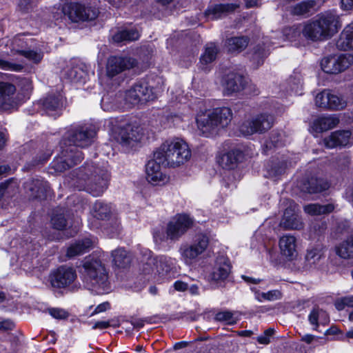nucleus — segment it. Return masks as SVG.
<instances>
[{"label":"nucleus","instance_id":"052dcab7","mask_svg":"<svg viewBox=\"0 0 353 353\" xmlns=\"http://www.w3.org/2000/svg\"><path fill=\"white\" fill-rule=\"evenodd\" d=\"M111 327L110 321H98L92 326L93 329L104 330Z\"/></svg>","mask_w":353,"mask_h":353},{"label":"nucleus","instance_id":"49530a36","mask_svg":"<svg viewBox=\"0 0 353 353\" xmlns=\"http://www.w3.org/2000/svg\"><path fill=\"white\" fill-rule=\"evenodd\" d=\"M281 292L278 290H269L267 292H261L256 298L257 300L261 302L263 300L270 301H276L281 298Z\"/></svg>","mask_w":353,"mask_h":353},{"label":"nucleus","instance_id":"f257e3e1","mask_svg":"<svg viewBox=\"0 0 353 353\" xmlns=\"http://www.w3.org/2000/svg\"><path fill=\"white\" fill-rule=\"evenodd\" d=\"M96 131L90 126L80 125L67 130L60 141V154L52 161V168L56 172H64L79 164L84 155L79 148L91 145Z\"/></svg>","mask_w":353,"mask_h":353},{"label":"nucleus","instance_id":"423d86ee","mask_svg":"<svg viewBox=\"0 0 353 353\" xmlns=\"http://www.w3.org/2000/svg\"><path fill=\"white\" fill-rule=\"evenodd\" d=\"M77 279V272L75 268L63 264L50 270L48 281L54 290H69Z\"/></svg>","mask_w":353,"mask_h":353},{"label":"nucleus","instance_id":"a878e982","mask_svg":"<svg viewBox=\"0 0 353 353\" xmlns=\"http://www.w3.org/2000/svg\"><path fill=\"white\" fill-rule=\"evenodd\" d=\"M296 238L292 235H284L279 239V248L283 255L292 260L296 252Z\"/></svg>","mask_w":353,"mask_h":353},{"label":"nucleus","instance_id":"680f3d73","mask_svg":"<svg viewBox=\"0 0 353 353\" xmlns=\"http://www.w3.org/2000/svg\"><path fill=\"white\" fill-rule=\"evenodd\" d=\"M132 141H133V138L130 137L129 133L123 130L121 132V141L122 144L130 145Z\"/></svg>","mask_w":353,"mask_h":353},{"label":"nucleus","instance_id":"0e129e2a","mask_svg":"<svg viewBox=\"0 0 353 353\" xmlns=\"http://www.w3.org/2000/svg\"><path fill=\"white\" fill-rule=\"evenodd\" d=\"M129 322L132 324V325L133 326L134 328L137 329V330H140V329L143 328L145 325V321L141 319H137L134 321L131 320V321H129Z\"/></svg>","mask_w":353,"mask_h":353},{"label":"nucleus","instance_id":"bb28decb","mask_svg":"<svg viewBox=\"0 0 353 353\" xmlns=\"http://www.w3.org/2000/svg\"><path fill=\"white\" fill-rule=\"evenodd\" d=\"M339 121L336 117H321L313 121L312 129L315 132L321 133L334 128Z\"/></svg>","mask_w":353,"mask_h":353},{"label":"nucleus","instance_id":"c756f323","mask_svg":"<svg viewBox=\"0 0 353 353\" xmlns=\"http://www.w3.org/2000/svg\"><path fill=\"white\" fill-rule=\"evenodd\" d=\"M269 54V49L266 44L264 42L259 43L252 49L251 61L258 68L263 64Z\"/></svg>","mask_w":353,"mask_h":353},{"label":"nucleus","instance_id":"a19ab883","mask_svg":"<svg viewBox=\"0 0 353 353\" xmlns=\"http://www.w3.org/2000/svg\"><path fill=\"white\" fill-rule=\"evenodd\" d=\"M209 243V236L206 234L199 232L195 234L190 244L203 254L207 250Z\"/></svg>","mask_w":353,"mask_h":353},{"label":"nucleus","instance_id":"f3484780","mask_svg":"<svg viewBox=\"0 0 353 353\" xmlns=\"http://www.w3.org/2000/svg\"><path fill=\"white\" fill-rule=\"evenodd\" d=\"M331 183L325 178L316 175L306 176L300 182V189L302 192L310 194H319L327 190Z\"/></svg>","mask_w":353,"mask_h":353},{"label":"nucleus","instance_id":"39448f33","mask_svg":"<svg viewBox=\"0 0 353 353\" xmlns=\"http://www.w3.org/2000/svg\"><path fill=\"white\" fill-rule=\"evenodd\" d=\"M232 119V110L228 107L214 108L210 114L205 116H197L196 122L198 128L205 137H209L218 128L227 127Z\"/></svg>","mask_w":353,"mask_h":353},{"label":"nucleus","instance_id":"5701e85b","mask_svg":"<svg viewBox=\"0 0 353 353\" xmlns=\"http://www.w3.org/2000/svg\"><path fill=\"white\" fill-rule=\"evenodd\" d=\"M340 50H353V22L345 26L336 43Z\"/></svg>","mask_w":353,"mask_h":353},{"label":"nucleus","instance_id":"7ed1b4c3","mask_svg":"<svg viewBox=\"0 0 353 353\" xmlns=\"http://www.w3.org/2000/svg\"><path fill=\"white\" fill-rule=\"evenodd\" d=\"M341 26L340 17L336 12L328 10L306 21L304 33L310 41H323L336 34Z\"/></svg>","mask_w":353,"mask_h":353},{"label":"nucleus","instance_id":"a18cd8bd","mask_svg":"<svg viewBox=\"0 0 353 353\" xmlns=\"http://www.w3.org/2000/svg\"><path fill=\"white\" fill-rule=\"evenodd\" d=\"M286 169V164L282 161H272L269 165L268 171L272 176H279L282 175Z\"/></svg>","mask_w":353,"mask_h":353},{"label":"nucleus","instance_id":"774afa93","mask_svg":"<svg viewBox=\"0 0 353 353\" xmlns=\"http://www.w3.org/2000/svg\"><path fill=\"white\" fill-rule=\"evenodd\" d=\"M50 157V155H49V154H48V155L43 154L42 157L41 156L39 157L37 155L35 157V159L34 160V161L37 165L38 164H44L49 160Z\"/></svg>","mask_w":353,"mask_h":353},{"label":"nucleus","instance_id":"393cba45","mask_svg":"<svg viewBox=\"0 0 353 353\" xmlns=\"http://www.w3.org/2000/svg\"><path fill=\"white\" fill-rule=\"evenodd\" d=\"M92 246V241L85 238L70 244L66 250V256L69 259L81 255L88 252Z\"/></svg>","mask_w":353,"mask_h":353},{"label":"nucleus","instance_id":"58836bf2","mask_svg":"<svg viewBox=\"0 0 353 353\" xmlns=\"http://www.w3.org/2000/svg\"><path fill=\"white\" fill-rule=\"evenodd\" d=\"M216 321L223 323L226 325H235L238 319L234 316V312L230 310H223L217 312L214 316Z\"/></svg>","mask_w":353,"mask_h":353},{"label":"nucleus","instance_id":"8fccbe9b","mask_svg":"<svg viewBox=\"0 0 353 353\" xmlns=\"http://www.w3.org/2000/svg\"><path fill=\"white\" fill-rule=\"evenodd\" d=\"M24 57L33 61L34 63H39L41 61L43 55L34 50H21V53Z\"/></svg>","mask_w":353,"mask_h":353},{"label":"nucleus","instance_id":"6ab92c4d","mask_svg":"<svg viewBox=\"0 0 353 353\" xmlns=\"http://www.w3.org/2000/svg\"><path fill=\"white\" fill-rule=\"evenodd\" d=\"M63 98L61 95L49 94L46 97L40 99L37 105L46 114L53 117L54 119L62 114Z\"/></svg>","mask_w":353,"mask_h":353},{"label":"nucleus","instance_id":"dca6fc26","mask_svg":"<svg viewBox=\"0 0 353 353\" xmlns=\"http://www.w3.org/2000/svg\"><path fill=\"white\" fill-rule=\"evenodd\" d=\"M110 174L107 170H100L85 182V190L93 196H101L108 188Z\"/></svg>","mask_w":353,"mask_h":353},{"label":"nucleus","instance_id":"09e8293b","mask_svg":"<svg viewBox=\"0 0 353 353\" xmlns=\"http://www.w3.org/2000/svg\"><path fill=\"white\" fill-rule=\"evenodd\" d=\"M48 312L52 318L57 320H65L70 316L68 311L59 307H49L48 308Z\"/></svg>","mask_w":353,"mask_h":353},{"label":"nucleus","instance_id":"c85d7f7f","mask_svg":"<svg viewBox=\"0 0 353 353\" xmlns=\"http://www.w3.org/2000/svg\"><path fill=\"white\" fill-rule=\"evenodd\" d=\"M325 246L321 241L310 244L307 249L305 260L312 263L319 261L324 256Z\"/></svg>","mask_w":353,"mask_h":353},{"label":"nucleus","instance_id":"f8f14e48","mask_svg":"<svg viewBox=\"0 0 353 353\" xmlns=\"http://www.w3.org/2000/svg\"><path fill=\"white\" fill-rule=\"evenodd\" d=\"M272 125V117L266 113H261L250 120L245 121L240 126V131L244 136L261 134L270 129Z\"/></svg>","mask_w":353,"mask_h":353},{"label":"nucleus","instance_id":"a211bd4d","mask_svg":"<svg viewBox=\"0 0 353 353\" xmlns=\"http://www.w3.org/2000/svg\"><path fill=\"white\" fill-rule=\"evenodd\" d=\"M222 84L225 96L243 91L247 85L245 77L237 72H229L223 77Z\"/></svg>","mask_w":353,"mask_h":353},{"label":"nucleus","instance_id":"f03ea898","mask_svg":"<svg viewBox=\"0 0 353 353\" xmlns=\"http://www.w3.org/2000/svg\"><path fill=\"white\" fill-rule=\"evenodd\" d=\"M191 157V150L183 139L175 138L166 141L153 153V159L145 165L146 179L153 185L163 181L165 174L161 165L169 168H176L186 162Z\"/></svg>","mask_w":353,"mask_h":353},{"label":"nucleus","instance_id":"7c9ffc66","mask_svg":"<svg viewBox=\"0 0 353 353\" xmlns=\"http://www.w3.org/2000/svg\"><path fill=\"white\" fill-rule=\"evenodd\" d=\"M219 52V49L214 43H210V46L205 48L199 59V63L203 70L206 69L208 65L216 60Z\"/></svg>","mask_w":353,"mask_h":353},{"label":"nucleus","instance_id":"79ce46f5","mask_svg":"<svg viewBox=\"0 0 353 353\" xmlns=\"http://www.w3.org/2000/svg\"><path fill=\"white\" fill-rule=\"evenodd\" d=\"M16 92V87L12 83L0 81V99L10 100L13 99Z\"/></svg>","mask_w":353,"mask_h":353},{"label":"nucleus","instance_id":"c9c22d12","mask_svg":"<svg viewBox=\"0 0 353 353\" xmlns=\"http://www.w3.org/2000/svg\"><path fill=\"white\" fill-rule=\"evenodd\" d=\"M290 208H286L283 214V225L285 228L300 230L303 228V223L298 218V216L292 212Z\"/></svg>","mask_w":353,"mask_h":353},{"label":"nucleus","instance_id":"ddd939ff","mask_svg":"<svg viewBox=\"0 0 353 353\" xmlns=\"http://www.w3.org/2000/svg\"><path fill=\"white\" fill-rule=\"evenodd\" d=\"M352 63V56L334 54L324 57L321 61V68L325 73L336 74L345 71Z\"/></svg>","mask_w":353,"mask_h":353},{"label":"nucleus","instance_id":"de8ad7c7","mask_svg":"<svg viewBox=\"0 0 353 353\" xmlns=\"http://www.w3.org/2000/svg\"><path fill=\"white\" fill-rule=\"evenodd\" d=\"M334 306L339 311L344 310L346 307H353V295L346 296L336 299L334 303Z\"/></svg>","mask_w":353,"mask_h":353},{"label":"nucleus","instance_id":"cd10ccee","mask_svg":"<svg viewBox=\"0 0 353 353\" xmlns=\"http://www.w3.org/2000/svg\"><path fill=\"white\" fill-rule=\"evenodd\" d=\"M250 42V38L248 36L232 37L226 41L228 50L230 53L241 52L243 51Z\"/></svg>","mask_w":353,"mask_h":353},{"label":"nucleus","instance_id":"4be33fe9","mask_svg":"<svg viewBox=\"0 0 353 353\" xmlns=\"http://www.w3.org/2000/svg\"><path fill=\"white\" fill-rule=\"evenodd\" d=\"M52 228L57 230L65 231V235L67 238L74 236L79 232V228L76 225L68 226V219L64 213H55L50 219Z\"/></svg>","mask_w":353,"mask_h":353},{"label":"nucleus","instance_id":"603ef678","mask_svg":"<svg viewBox=\"0 0 353 353\" xmlns=\"http://www.w3.org/2000/svg\"><path fill=\"white\" fill-rule=\"evenodd\" d=\"M319 307L314 306L311 310L310 313L308 316V321L312 325H314V330H317V327L319 326Z\"/></svg>","mask_w":353,"mask_h":353},{"label":"nucleus","instance_id":"37998d69","mask_svg":"<svg viewBox=\"0 0 353 353\" xmlns=\"http://www.w3.org/2000/svg\"><path fill=\"white\" fill-rule=\"evenodd\" d=\"M137 32L134 30H123L115 34L114 39L117 42L131 41L137 39Z\"/></svg>","mask_w":353,"mask_h":353},{"label":"nucleus","instance_id":"473e14b6","mask_svg":"<svg viewBox=\"0 0 353 353\" xmlns=\"http://www.w3.org/2000/svg\"><path fill=\"white\" fill-rule=\"evenodd\" d=\"M181 258L186 264H192L202 253L190 243L183 244L179 249Z\"/></svg>","mask_w":353,"mask_h":353},{"label":"nucleus","instance_id":"6e6552de","mask_svg":"<svg viewBox=\"0 0 353 353\" xmlns=\"http://www.w3.org/2000/svg\"><path fill=\"white\" fill-rule=\"evenodd\" d=\"M125 97L126 101L131 104L153 101L156 98L154 88L149 85L145 78L137 81L129 90H126Z\"/></svg>","mask_w":353,"mask_h":353},{"label":"nucleus","instance_id":"20e7f679","mask_svg":"<svg viewBox=\"0 0 353 353\" xmlns=\"http://www.w3.org/2000/svg\"><path fill=\"white\" fill-rule=\"evenodd\" d=\"M82 275L92 286L104 288L108 284V275L105 265L99 256L90 254L81 261Z\"/></svg>","mask_w":353,"mask_h":353},{"label":"nucleus","instance_id":"2f4dec72","mask_svg":"<svg viewBox=\"0 0 353 353\" xmlns=\"http://www.w3.org/2000/svg\"><path fill=\"white\" fill-rule=\"evenodd\" d=\"M304 29L305 23L303 25L301 23L294 24L292 26L284 28L283 34L285 39L290 41H296L298 40L301 34L307 41H310L309 38L304 33Z\"/></svg>","mask_w":353,"mask_h":353},{"label":"nucleus","instance_id":"aec40b11","mask_svg":"<svg viewBox=\"0 0 353 353\" xmlns=\"http://www.w3.org/2000/svg\"><path fill=\"white\" fill-rule=\"evenodd\" d=\"M142 252L147 260H152V262L156 265L159 274L167 275L175 268L176 260L174 258L167 255H159L152 258L153 252L148 249L142 251Z\"/></svg>","mask_w":353,"mask_h":353},{"label":"nucleus","instance_id":"bf43d9fd","mask_svg":"<svg viewBox=\"0 0 353 353\" xmlns=\"http://www.w3.org/2000/svg\"><path fill=\"white\" fill-rule=\"evenodd\" d=\"M173 287L176 291L185 292L188 289V284L183 281L176 280L173 283Z\"/></svg>","mask_w":353,"mask_h":353},{"label":"nucleus","instance_id":"13d9d810","mask_svg":"<svg viewBox=\"0 0 353 353\" xmlns=\"http://www.w3.org/2000/svg\"><path fill=\"white\" fill-rule=\"evenodd\" d=\"M14 323L9 319L0 321V330L1 331H11L14 329Z\"/></svg>","mask_w":353,"mask_h":353},{"label":"nucleus","instance_id":"9d476101","mask_svg":"<svg viewBox=\"0 0 353 353\" xmlns=\"http://www.w3.org/2000/svg\"><path fill=\"white\" fill-rule=\"evenodd\" d=\"M63 12L74 22L93 21L99 14L98 8L92 6L85 7L79 2H70L63 7Z\"/></svg>","mask_w":353,"mask_h":353},{"label":"nucleus","instance_id":"6e6d98bb","mask_svg":"<svg viewBox=\"0 0 353 353\" xmlns=\"http://www.w3.org/2000/svg\"><path fill=\"white\" fill-rule=\"evenodd\" d=\"M319 215L327 214L334 210V205L332 203L321 205L319 203Z\"/></svg>","mask_w":353,"mask_h":353},{"label":"nucleus","instance_id":"4468645a","mask_svg":"<svg viewBox=\"0 0 353 353\" xmlns=\"http://www.w3.org/2000/svg\"><path fill=\"white\" fill-rule=\"evenodd\" d=\"M326 148H350L353 145L352 130H337L323 139Z\"/></svg>","mask_w":353,"mask_h":353},{"label":"nucleus","instance_id":"0eeeda50","mask_svg":"<svg viewBox=\"0 0 353 353\" xmlns=\"http://www.w3.org/2000/svg\"><path fill=\"white\" fill-rule=\"evenodd\" d=\"M250 154L251 148L250 146L243 143H238L232 146L227 152L221 157L219 163L223 169L234 170Z\"/></svg>","mask_w":353,"mask_h":353},{"label":"nucleus","instance_id":"4c0bfd02","mask_svg":"<svg viewBox=\"0 0 353 353\" xmlns=\"http://www.w3.org/2000/svg\"><path fill=\"white\" fill-rule=\"evenodd\" d=\"M314 6L313 0L302 1L292 7L291 13L294 16H302L309 13Z\"/></svg>","mask_w":353,"mask_h":353},{"label":"nucleus","instance_id":"ea45409f","mask_svg":"<svg viewBox=\"0 0 353 353\" xmlns=\"http://www.w3.org/2000/svg\"><path fill=\"white\" fill-rule=\"evenodd\" d=\"M328 98L326 101L325 110H338L345 106V103L341 97H339L329 90Z\"/></svg>","mask_w":353,"mask_h":353},{"label":"nucleus","instance_id":"9b49d317","mask_svg":"<svg viewBox=\"0 0 353 353\" xmlns=\"http://www.w3.org/2000/svg\"><path fill=\"white\" fill-rule=\"evenodd\" d=\"M232 269L230 259L228 256H219L216 258L214 267L208 274V280L212 285L224 287Z\"/></svg>","mask_w":353,"mask_h":353},{"label":"nucleus","instance_id":"4d7b16f0","mask_svg":"<svg viewBox=\"0 0 353 353\" xmlns=\"http://www.w3.org/2000/svg\"><path fill=\"white\" fill-rule=\"evenodd\" d=\"M110 304L109 302H103L99 304L94 309V310L91 313V316L95 315L97 314L105 312L107 310L110 309Z\"/></svg>","mask_w":353,"mask_h":353},{"label":"nucleus","instance_id":"b1692460","mask_svg":"<svg viewBox=\"0 0 353 353\" xmlns=\"http://www.w3.org/2000/svg\"><path fill=\"white\" fill-rule=\"evenodd\" d=\"M112 263L118 269H127L132 261L131 254L124 248H117L112 252Z\"/></svg>","mask_w":353,"mask_h":353},{"label":"nucleus","instance_id":"72a5a7b5","mask_svg":"<svg viewBox=\"0 0 353 353\" xmlns=\"http://www.w3.org/2000/svg\"><path fill=\"white\" fill-rule=\"evenodd\" d=\"M336 253L343 259L353 258V234L336 247Z\"/></svg>","mask_w":353,"mask_h":353},{"label":"nucleus","instance_id":"c03bdc74","mask_svg":"<svg viewBox=\"0 0 353 353\" xmlns=\"http://www.w3.org/2000/svg\"><path fill=\"white\" fill-rule=\"evenodd\" d=\"M281 134L278 132H272L268 139H267L263 144V150H268L276 148L281 143Z\"/></svg>","mask_w":353,"mask_h":353},{"label":"nucleus","instance_id":"864d4df0","mask_svg":"<svg viewBox=\"0 0 353 353\" xmlns=\"http://www.w3.org/2000/svg\"><path fill=\"white\" fill-rule=\"evenodd\" d=\"M304 211L312 216L319 215V203H310L304 207Z\"/></svg>","mask_w":353,"mask_h":353},{"label":"nucleus","instance_id":"2eb2a0df","mask_svg":"<svg viewBox=\"0 0 353 353\" xmlns=\"http://www.w3.org/2000/svg\"><path fill=\"white\" fill-rule=\"evenodd\" d=\"M138 62L136 59L130 57L111 56L107 63V75L113 78L119 73L136 67Z\"/></svg>","mask_w":353,"mask_h":353},{"label":"nucleus","instance_id":"f704fd0d","mask_svg":"<svg viewBox=\"0 0 353 353\" xmlns=\"http://www.w3.org/2000/svg\"><path fill=\"white\" fill-rule=\"evenodd\" d=\"M93 215L99 220H107L111 216V206L101 200H97L93 205Z\"/></svg>","mask_w":353,"mask_h":353},{"label":"nucleus","instance_id":"338daca9","mask_svg":"<svg viewBox=\"0 0 353 353\" xmlns=\"http://www.w3.org/2000/svg\"><path fill=\"white\" fill-rule=\"evenodd\" d=\"M341 7L345 10H352L353 8V0H341Z\"/></svg>","mask_w":353,"mask_h":353},{"label":"nucleus","instance_id":"e2e57ef3","mask_svg":"<svg viewBox=\"0 0 353 353\" xmlns=\"http://www.w3.org/2000/svg\"><path fill=\"white\" fill-rule=\"evenodd\" d=\"M182 317L190 320V321H195L198 319V316L194 311H189L182 314Z\"/></svg>","mask_w":353,"mask_h":353},{"label":"nucleus","instance_id":"1a4fd4ad","mask_svg":"<svg viewBox=\"0 0 353 353\" xmlns=\"http://www.w3.org/2000/svg\"><path fill=\"white\" fill-rule=\"evenodd\" d=\"M194 225V219L185 213L176 214L167 224L165 234L171 241H179Z\"/></svg>","mask_w":353,"mask_h":353},{"label":"nucleus","instance_id":"e433bc0d","mask_svg":"<svg viewBox=\"0 0 353 353\" xmlns=\"http://www.w3.org/2000/svg\"><path fill=\"white\" fill-rule=\"evenodd\" d=\"M88 72L80 67H72L65 72L66 77L72 82L75 83H83L86 82Z\"/></svg>","mask_w":353,"mask_h":353},{"label":"nucleus","instance_id":"5fc2aeb1","mask_svg":"<svg viewBox=\"0 0 353 353\" xmlns=\"http://www.w3.org/2000/svg\"><path fill=\"white\" fill-rule=\"evenodd\" d=\"M32 3V0H19L18 3L19 10L23 13L29 12Z\"/></svg>","mask_w":353,"mask_h":353},{"label":"nucleus","instance_id":"412c9836","mask_svg":"<svg viewBox=\"0 0 353 353\" xmlns=\"http://www.w3.org/2000/svg\"><path fill=\"white\" fill-rule=\"evenodd\" d=\"M33 199L39 201L46 200L51 191L50 183L43 179H32L28 185Z\"/></svg>","mask_w":353,"mask_h":353},{"label":"nucleus","instance_id":"3c124183","mask_svg":"<svg viewBox=\"0 0 353 353\" xmlns=\"http://www.w3.org/2000/svg\"><path fill=\"white\" fill-rule=\"evenodd\" d=\"M329 90H323L315 97V104L318 108L325 109L326 108V101L328 98Z\"/></svg>","mask_w":353,"mask_h":353},{"label":"nucleus","instance_id":"69168bd1","mask_svg":"<svg viewBox=\"0 0 353 353\" xmlns=\"http://www.w3.org/2000/svg\"><path fill=\"white\" fill-rule=\"evenodd\" d=\"M9 185V181H6L5 182H2L0 183V201L2 200L4 195L6 194Z\"/></svg>","mask_w":353,"mask_h":353}]
</instances>
